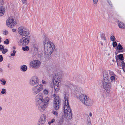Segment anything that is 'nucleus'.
<instances>
[{"label": "nucleus", "instance_id": "obj_61", "mask_svg": "<svg viewBox=\"0 0 125 125\" xmlns=\"http://www.w3.org/2000/svg\"><path fill=\"white\" fill-rule=\"evenodd\" d=\"M65 125H70L68 124H66Z\"/></svg>", "mask_w": 125, "mask_h": 125}, {"label": "nucleus", "instance_id": "obj_10", "mask_svg": "<svg viewBox=\"0 0 125 125\" xmlns=\"http://www.w3.org/2000/svg\"><path fill=\"white\" fill-rule=\"evenodd\" d=\"M60 105V101L59 96H57L55 97L53 100V108L56 110L59 108Z\"/></svg>", "mask_w": 125, "mask_h": 125}, {"label": "nucleus", "instance_id": "obj_1", "mask_svg": "<svg viewBox=\"0 0 125 125\" xmlns=\"http://www.w3.org/2000/svg\"><path fill=\"white\" fill-rule=\"evenodd\" d=\"M44 50L45 53L47 55H50L53 52L55 47L52 42L44 46Z\"/></svg>", "mask_w": 125, "mask_h": 125}, {"label": "nucleus", "instance_id": "obj_52", "mask_svg": "<svg viewBox=\"0 0 125 125\" xmlns=\"http://www.w3.org/2000/svg\"><path fill=\"white\" fill-rule=\"evenodd\" d=\"M92 114L91 113H90L89 114V116L90 117H91L92 116Z\"/></svg>", "mask_w": 125, "mask_h": 125}, {"label": "nucleus", "instance_id": "obj_27", "mask_svg": "<svg viewBox=\"0 0 125 125\" xmlns=\"http://www.w3.org/2000/svg\"><path fill=\"white\" fill-rule=\"evenodd\" d=\"M49 100V97H46L45 98L43 99V101L42 102L43 103L47 105L48 104V102Z\"/></svg>", "mask_w": 125, "mask_h": 125}, {"label": "nucleus", "instance_id": "obj_45", "mask_svg": "<svg viewBox=\"0 0 125 125\" xmlns=\"http://www.w3.org/2000/svg\"><path fill=\"white\" fill-rule=\"evenodd\" d=\"M42 84H46L47 83V82L45 80H42Z\"/></svg>", "mask_w": 125, "mask_h": 125}, {"label": "nucleus", "instance_id": "obj_50", "mask_svg": "<svg viewBox=\"0 0 125 125\" xmlns=\"http://www.w3.org/2000/svg\"><path fill=\"white\" fill-rule=\"evenodd\" d=\"M17 31V29H12V31L13 32H15Z\"/></svg>", "mask_w": 125, "mask_h": 125}, {"label": "nucleus", "instance_id": "obj_5", "mask_svg": "<svg viewBox=\"0 0 125 125\" xmlns=\"http://www.w3.org/2000/svg\"><path fill=\"white\" fill-rule=\"evenodd\" d=\"M18 32L19 34L23 36H27L29 34L28 30L22 26L18 28Z\"/></svg>", "mask_w": 125, "mask_h": 125}, {"label": "nucleus", "instance_id": "obj_62", "mask_svg": "<svg viewBox=\"0 0 125 125\" xmlns=\"http://www.w3.org/2000/svg\"><path fill=\"white\" fill-rule=\"evenodd\" d=\"M114 61V60H113V61Z\"/></svg>", "mask_w": 125, "mask_h": 125}, {"label": "nucleus", "instance_id": "obj_20", "mask_svg": "<svg viewBox=\"0 0 125 125\" xmlns=\"http://www.w3.org/2000/svg\"><path fill=\"white\" fill-rule=\"evenodd\" d=\"M116 48L118 52H123L122 50L123 47L120 43L118 44Z\"/></svg>", "mask_w": 125, "mask_h": 125}, {"label": "nucleus", "instance_id": "obj_32", "mask_svg": "<svg viewBox=\"0 0 125 125\" xmlns=\"http://www.w3.org/2000/svg\"><path fill=\"white\" fill-rule=\"evenodd\" d=\"M2 52V53L3 54H5L6 52H7L8 51V50L7 49H4V47L3 48V49L1 51Z\"/></svg>", "mask_w": 125, "mask_h": 125}, {"label": "nucleus", "instance_id": "obj_37", "mask_svg": "<svg viewBox=\"0 0 125 125\" xmlns=\"http://www.w3.org/2000/svg\"><path fill=\"white\" fill-rule=\"evenodd\" d=\"M4 43L5 44H8L9 43V42L8 39H6L5 41H4Z\"/></svg>", "mask_w": 125, "mask_h": 125}, {"label": "nucleus", "instance_id": "obj_34", "mask_svg": "<svg viewBox=\"0 0 125 125\" xmlns=\"http://www.w3.org/2000/svg\"><path fill=\"white\" fill-rule=\"evenodd\" d=\"M0 81L2 82L1 83V84L3 85H5L6 83V81L4 80H3L2 79H0Z\"/></svg>", "mask_w": 125, "mask_h": 125}, {"label": "nucleus", "instance_id": "obj_40", "mask_svg": "<svg viewBox=\"0 0 125 125\" xmlns=\"http://www.w3.org/2000/svg\"><path fill=\"white\" fill-rule=\"evenodd\" d=\"M16 52L15 50H13L12 51V53L10 54V55L12 56H14L15 55Z\"/></svg>", "mask_w": 125, "mask_h": 125}, {"label": "nucleus", "instance_id": "obj_4", "mask_svg": "<svg viewBox=\"0 0 125 125\" xmlns=\"http://www.w3.org/2000/svg\"><path fill=\"white\" fill-rule=\"evenodd\" d=\"M62 77V74L59 73L54 76L53 81V86H59V83L61 82Z\"/></svg>", "mask_w": 125, "mask_h": 125}, {"label": "nucleus", "instance_id": "obj_43", "mask_svg": "<svg viewBox=\"0 0 125 125\" xmlns=\"http://www.w3.org/2000/svg\"><path fill=\"white\" fill-rule=\"evenodd\" d=\"M22 0V3L26 5L27 3V1L26 0Z\"/></svg>", "mask_w": 125, "mask_h": 125}, {"label": "nucleus", "instance_id": "obj_3", "mask_svg": "<svg viewBox=\"0 0 125 125\" xmlns=\"http://www.w3.org/2000/svg\"><path fill=\"white\" fill-rule=\"evenodd\" d=\"M102 82L104 88L107 93H109L110 91L111 87L110 81L107 78L103 79Z\"/></svg>", "mask_w": 125, "mask_h": 125}, {"label": "nucleus", "instance_id": "obj_18", "mask_svg": "<svg viewBox=\"0 0 125 125\" xmlns=\"http://www.w3.org/2000/svg\"><path fill=\"white\" fill-rule=\"evenodd\" d=\"M63 116L64 118L67 120H70L71 118L72 113L71 112L70 113L68 112L64 113Z\"/></svg>", "mask_w": 125, "mask_h": 125}, {"label": "nucleus", "instance_id": "obj_22", "mask_svg": "<svg viewBox=\"0 0 125 125\" xmlns=\"http://www.w3.org/2000/svg\"><path fill=\"white\" fill-rule=\"evenodd\" d=\"M5 8L3 6L0 7V16L3 15L5 12Z\"/></svg>", "mask_w": 125, "mask_h": 125}, {"label": "nucleus", "instance_id": "obj_21", "mask_svg": "<svg viewBox=\"0 0 125 125\" xmlns=\"http://www.w3.org/2000/svg\"><path fill=\"white\" fill-rule=\"evenodd\" d=\"M101 39L102 41L100 42V43L101 45H103V42L104 43H105L106 41V38L104 34H101Z\"/></svg>", "mask_w": 125, "mask_h": 125}, {"label": "nucleus", "instance_id": "obj_58", "mask_svg": "<svg viewBox=\"0 0 125 125\" xmlns=\"http://www.w3.org/2000/svg\"><path fill=\"white\" fill-rule=\"evenodd\" d=\"M123 69L124 70V71L125 72V68H123Z\"/></svg>", "mask_w": 125, "mask_h": 125}, {"label": "nucleus", "instance_id": "obj_7", "mask_svg": "<svg viewBox=\"0 0 125 125\" xmlns=\"http://www.w3.org/2000/svg\"><path fill=\"white\" fill-rule=\"evenodd\" d=\"M43 89V85L42 84H39L33 87L32 91L33 94L35 95L42 90Z\"/></svg>", "mask_w": 125, "mask_h": 125}, {"label": "nucleus", "instance_id": "obj_12", "mask_svg": "<svg viewBox=\"0 0 125 125\" xmlns=\"http://www.w3.org/2000/svg\"><path fill=\"white\" fill-rule=\"evenodd\" d=\"M46 120V117L44 114H42L40 116L38 123V125H43L45 123Z\"/></svg>", "mask_w": 125, "mask_h": 125}, {"label": "nucleus", "instance_id": "obj_15", "mask_svg": "<svg viewBox=\"0 0 125 125\" xmlns=\"http://www.w3.org/2000/svg\"><path fill=\"white\" fill-rule=\"evenodd\" d=\"M38 110L41 112H43L45 110L47 105L43 103L37 104Z\"/></svg>", "mask_w": 125, "mask_h": 125}, {"label": "nucleus", "instance_id": "obj_28", "mask_svg": "<svg viewBox=\"0 0 125 125\" xmlns=\"http://www.w3.org/2000/svg\"><path fill=\"white\" fill-rule=\"evenodd\" d=\"M21 70L23 72L26 71L27 69V66L25 65L21 66Z\"/></svg>", "mask_w": 125, "mask_h": 125}, {"label": "nucleus", "instance_id": "obj_2", "mask_svg": "<svg viewBox=\"0 0 125 125\" xmlns=\"http://www.w3.org/2000/svg\"><path fill=\"white\" fill-rule=\"evenodd\" d=\"M69 96L68 94L65 95L64 97V102L65 105L64 106V113H69L71 112V110L68 103Z\"/></svg>", "mask_w": 125, "mask_h": 125}, {"label": "nucleus", "instance_id": "obj_47", "mask_svg": "<svg viewBox=\"0 0 125 125\" xmlns=\"http://www.w3.org/2000/svg\"><path fill=\"white\" fill-rule=\"evenodd\" d=\"M98 0H93V3L95 4H96L98 1Z\"/></svg>", "mask_w": 125, "mask_h": 125}, {"label": "nucleus", "instance_id": "obj_17", "mask_svg": "<svg viewBox=\"0 0 125 125\" xmlns=\"http://www.w3.org/2000/svg\"><path fill=\"white\" fill-rule=\"evenodd\" d=\"M93 100L89 97L83 104L87 106H91L93 105Z\"/></svg>", "mask_w": 125, "mask_h": 125}, {"label": "nucleus", "instance_id": "obj_46", "mask_svg": "<svg viewBox=\"0 0 125 125\" xmlns=\"http://www.w3.org/2000/svg\"><path fill=\"white\" fill-rule=\"evenodd\" d=\"M78 91L79 92H83V89H82L81 88H79L78 89Z\"/></svg>", "mask_w": 125, "mask_h": 125}, {"label": "nucleus", "instance_id": "obj_44", "mask_svg": "<svg viewBox=\"0 0 125 125\" xmlns=\"http://www.w3.org/2000/svg\"><path fill=\"white\" fill-rule=\"evenodd\" d=\"M121 64L123 68H125V63H124L123 62H121Z\"/></svg>", "mask_w": 125, "mask_h": 125}, {"label": "nucleus", "instance_id": "obj_33", "mask_svg": "<svg viewBox=\"0 0 125 125\" xmlns=\"http://www.w3.org/2000/svg\"><path fill=\"white\" fill-rule=\"evenodd\" d=\"M1 93L2 94H6V89L4 88H3L2 89Z\"/></svg>", "mask_w": 125, "mask_h": 125}, {"label": "nucleus", "instance_id": "obj_31", "mask_svg": "<svg viewBox=\"0 0 125 125\" xmlns=\"http://www.w3.org/2000/svg\"><path fill=\"white\" fill-rule=\"evenodd\" d=\"M119 59L121 60H123L124 59L123 55L122 54H120L117 55Z\"/></svg>", "mask_w": 125, "mask_h": 125}, {"label": "nucleus", "instance_id": "obj_23", "mask_svg": "<svg viewBox=\"0 0 125 125\" xmlns=\"http://www.w3.org/2000/svg\"><path fill=\"white\" fill-rule=\"evenodd\" d=\"M119 28L122 29H125V24L122 22H119L118 24Z\"/></svg>", "mask_w": 125, "mask_h": 125}, {"label": "nucleus", "instance_id": "obj_16", "mask_svg": "<svg viewBox=\"0 0 125 125\" xmlns=\"http://www.w3.org/2000/svg\"><path fill=\"white\" fill-rule=\"evenodd\" d=\"M88 98L89 97L86 94H82L80 95L78 97V98L79 100L83 104Z\"/></svg>", "mask_w": 125, "mask_h": 125}, {"label": "nucleus", "instance_id": "obj_29", "mask_svg": "<svg viewBox=\"0 0 125 125\" xmlns=\"http://www.w3.org/2000/svg\"><path fill=\"white\" fill-rule=\"evenodd\" d=\"M42 93L44 95H48L49 94V91L48 89H45L43 90Z\"/></svg>", "mask_w": 125, "mask_h": 125}, {"label": "nucleus", "instance_id": "obj_39", "mask_svg": "<svg viewBox=\"0 0 125 125\" xmlns=\"http://www.w3.org/2000/svg\"><path fill=\"white\" fill-rule=\"evenodd\" d=\"M117 43L115 42H113L112 45L113 47H115L117 46Z\"/></svg>", "mask_w": 125, "mask_h": 125}, {"label": "nucleus", "instance_id": "obj_30", "mask_svg": "<svg viewBox=\"0 0 125 125\" xmlns=\"http://www.w3.org/2000/svg\"><path fill=\"white\" fill-rule=\"evenodd\" d=\"M22 49L23 51H27L29 50V48L28 46H26L25 47H22Z\"/></svg>", "mask_w": 125, "mask_h": 125}, {"label": "nucleus", "instance_id": "obj_8", "mask_svg": "<svg viewBox=\"0 0 125 125\" xmlns=\"http://www.w3.org/2000/svg\"><path fill=\"white\" fill-rule=\"evenodd\" d=\"M30 39V36H28L25 37H23L20 39L18 43L21 46L26 45L29 43Z\"/></svg>", "mask_w": 125, "mask_h": 125}, {"label": "nucleus", "instance_id": "obj_42", "mask_svg": "<svg viewBox=\"0 0 125 125\" xmlns=\"http://www.w3.org/2000/svg\"><path fill=\"white\" fill-rule=\"evenodd\" d=\"M3 33L4 35H7L8 34V32L7 30H5L3 31Z\"/></svg>", "mask_w": 125, "mask_h": 125}, {"label": "nucleus", "instance_id": "obj_41", "mask_svg": "<svg viewBox=\"0 0 125 125\" xmlns=\"http://www.w3.org/2000/svg\"><path fill=\"white\" fill-rule=\"evenodd\" d=\"M52 113L55 115L58 116V113L56 111H52Z\"/></svg>", "mask_w": 125, "mask_h": 125}, {"label": "nucleus", "instance_id": "obj_26", "mask_svg": "<svg viewBox=\"0 0 125 125\" xmlns=\"http://www.w3.org/2000/svg\"><path fill=\"white\" fill-rule=\"evenodd\" d=\"M54 91L56 93H58L60 90L59 86H53Z\"/></svg>", "mask_w": 125, "mask_h": 125}, {"label": "nucleus", "instance_id": "obj_36", "mask_svg": "<svg viewBox=\"0 0 125 125\" xmlns=\"http://www.w3.org/2000/svg\"><path fill=\"white\" fill-rule=\"evenodd\" d=\"M110 39L111 41H115L116 39L114 36L113 35H112L110 37Z\"/></svg>", "mask_w": 125, "mask_h": 125}, {"label": "nucleus", "instance_id": "obj_55", "mask_svg": "<svg viewBox=\"0 0 125 125\" xmlns=\"http://www.w3.org/2000/svg\"><path fill=\"white\" fill-rule=\"evenodd\" d=\"M10 64H9L7 66V67H8V68H10Z\"/></svg>", "mask_w": 125, "mask_h": 125}, {"label": "nucleus", "instance_id": "obj_19", "mask_svg": "<svg viewBox=\"0 0 125 125\" xmlns=\"http://www.w3.org/2000/svg\"><path fill=\"white\" fill-rule=\"evenodd\" d=\"M44 46L47 45V44H50L52 43V42L49 41L47 37H45L43 39V41Z\"/></svg>", "mask_w": 125, "mask_h": 125}, {"label": "nucleus", "instance_id": "obj_14", "mask_svg": "<svg viewBox=\"0 0 125 125\" xmlns=\"http://www.w3.org/2000/svg\"><path fill=\"white\" fill-rule=\"evenodd\" d=\"M35 100L37 104L42 103L43 101V95L41 93H39L35 97Z\"/></svg>", "mask_w": 125, "mask_h": 125}, {"label": "nucleus", "instance_id": "obj_49", "mask_svg": "<svg viewBox=\"0 0 125 125\" xmlns=\"http://www.w3.org/2000/svg\"><path fill=\"white\" fill-rule=\"evenodd\" d=\"M4 46L2 45H0V51H2V50L3 49Z\"/></svg>", "mask_w": 125, "mask_h": 125}, {"label": "nucleus", "instance_id": "obj_60", "mask_svg": "<svg viewBox=\"0 0 125 125\" xmlns=\"http://www.w3.org/2000/svg\"><path fill=\"white\" fill-rule=\"evenodd\" d=\"M109 4H110L111 6H112V4H110V3H109Z\"/></svg>", "mask_w": 125, "mask_h": 125}, {"label": "nucleus", "instance_id": "obj_25", "mask_svg": "<svg viewBox=\"0 0 125 125\" xmlns=\"http://www.w3.org/2000/svg\"><path fill=\"white\" fill-rule=\"evenodd\" d=\"M103 76L104 77V79L108 78V74L107 71H105L103 72Z\"/></svg>", "mask_w": 125, "mask_h": 125}, {"label": "nucleus", "instance_id": "obj_51", "mask_svg": "<svg viewBox=\"0 0 125 125\" xmlns=\"http://www.w3.org/2000/svg\"><path fill=\"white\" fill-rule=\"evenodd\" d=\"M3 0H0V4H3Z\"/></svg>", "mask_w": 125, "mask_h": 125}, {"label": "nucleus", "instance_id": "obj_48", "mask_svg": "<svg viewBox=\"0 0 125 125\" xmlns=\"http://www.w3.org/2000/svg\"><path fill=\"white\" fill-rule=\"evenodd\" d=\"M3 57L2 56V55H0V62H2L3 60Z\"/></svg>", "mask_w": 125, "mask_h": 125}, {"label": "nucleus", "instance_id": "obj_57", "mask_svg": "<svg viewBox=\"0 0 125 125\" xmlns=\"http://www.w3.org/2000/svg\"><path fill=\"white\" fill-rule=\"evenodd\" d=\"M13 49H14V50L15 49H16V47H15V46H13Z\"/></svg>", "mask_w": 125, "mask_h": 125}, {"label": "nucleus", "instance_id": "obj_24", "mask_svg": "<svg viewBox=\"0 0 125 125\" xmlns=\"http://www.w3.org/2000/svg\"><path fill=\"white\" fill-rule=\"evenodd\" d=\"M64 119L63 118H61L59 119L57 123L58 125H62L64 122Z\"/></svg>", "mask_w": 125, "mask_h": 125}, {"label": "nucleus", "instance_id": "obj_56", "mask_svg": "<svg viewBox=\"0 0 125 125\" xmlns=\"http://www.w3.org/2000/svg\"><path fill=\"white\" fill-rule=\"evenodd\" d=\"M2 109V108L0 106V111Z\"/></svg>", "mask_w": 125, "mask_h": 125}, {"label": "nucleus", "instance_id": "obj_59", "mask_svg": "<svg viewBox=\"0 0 125 125\" xmlns=\"http://www.w3.org/2000/svg\"><path fill=\"white\" fill-rule=\"evenodd\" d=\"M1 42V39L0 37V43Z\"/></svg>", "mask_w": 125, "mask_h": 125}, {"label": "nucleus", "instance_id": "obj_13", "mask_svg": "<svg viewBox=\"0 0 125 125\" xmlns=\"http://www.w3.org/2000/svg\"><path fill=\"white\" fill-rule=\"evenodd\" d=\"M109 72L111 82L115 83L118 77L113 72L110 70L109 71Z\"/></svg>", "mask_w": 125, "mask_h": 125}, {"label": "nucleus", "instance_id": "obj_53", "mask_svg": "<svg viewBox=\"0 0 125 125\" xmlns=\"http://www.w3.org/2000/svg\"><path fill=\"white\" fill-rule=\"evenodd\" d=\"M3 71V70L1 68H0V71L1 72H2Z\"/></svg>", "mask_w": 125, "mask_h": 125}, {"label": "nucleus", "instance_id": "obj_54", "mask_svg": "<svg viewBox=\"0 0 125 125\" xmlns=\"http://www.w3.org/2000/svg\"><path fill=\"white\" fill-rule=\"evenodd\" d=\"M53 97H55L56 96V94H54L53 95Z\"/></svg>", "mask_w": 125, "mask_h": 125}, {"label": "nucleus", "instance_id": "obj_11", "mask_svg": "<svg viewBox=\"0 0 125 125\" xmlns=\"http://www.w3.org/2000/svg\"><path fill=\"white\" fill-rule=\"evenodd\" d=\"M7 26L10 28H13L16 25V23L14 19L11 17L9 18L6 21Z\"/></svg>", "mask_w": 125, "mask_h": 125}, {"label": "nucleus", "instance_id": "obj_9", "mask_svg": "<svg viewBox=\"0 0 125 125\" xmlns=\"http://www.w3.org/2000/svg\"><path fill=\"white\" fill-rule=\"evenodd\" d=\"M39 80L38 77L34 75L32 76L29 81L30 85L32 86L38 84Z\"/></svg>", "mask_w": 125, "mask_h": 125}, {"label": "nucleus", "instance_id": "obj_38", "mask_svg": "<svg viewBox=\"0 0 125 125\" xmlns=\"http://www.w3.org/2000/svg\"><path fill=\"white\" fill-rule=\"evenodd\" d=\"M55 121V119H52L51 121L48 122V124L49 125H51L52 123H53Z\"/></svg>", "mask_w": 125, "mask_h": 125}, {"label": "nucleus", "instance_id": "obj_35", "mask_svg": "<svg viewBox=\"0 0 125 125\" xmlns=\"http://www.w3.org/2000/svg\"><path fill=\"white\" fill-rule=\"evenodd\" d=\"M87 123L88 125H91L90 118L88 116L87 118Z\"/></svg>", "mask_w": 125, "mask_h": 125}, {"label": "nucleus", "instance_id": "obj_6", "mask_svg": "<svg viewBox=\"0 0 125 125\" xmlns=\"http://www.w3.org/2000/svg\"><path fill=\"white\" fill-rule=\"evenodd\" d=\"M41 63L38 60H33L30 62L29 63V67L32 69H37L40 66Z\"/></svg>", "mask_w": 125, "mask_h": 125}]
</instances>
